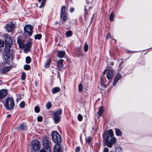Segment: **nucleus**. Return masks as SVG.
<instances>
[{"label":"nucleus","mask_w":152,"mask_h":152,"mask_svg":"<svg viewBox=\"0 0 152 152\" xmlns=\"http://www.w3.org/2000/svg\"><path fill=\"white\" fill-rule=\"evenodd\" d=\"M15 25L12 23H10L6 24V28L8 32H10L14 29Z\"/></svg>","instance_id":"obj_10"},{"label":"nucleus","mask_w":152,"mask_h":152,"mask_svg":"<svg viewBox=\"0 0 152 152\" xmlns=\"http://www.w3.org/2000/svg\"><path fill=\"white\" fill-rule=\"evenodd\" d=\"M42 37V35L40 34H37L35 36V38L36 39H40Z\"/></svg>","instance_id":"obj_31"},{"label":"nucleus","mask_w":152,"mask_h":152,"mask_svg":"<svg viewBox=\"0 0 152 152\" xmlns=\"http://www.w3.org/2000/svg\"><path fill=\"white\" fill-rule=\"evenodd\" d=\"M77 118L78 120L80 121H81L82 120L83 118L82 116L80 114L78 115Z\"/></svg>","instance_id":"obj_35"},{"label":"nucleus","mask_w":152,"mask_h":152,"mask_svg":"<svg viewBox=\"0 0 152 152\" xmlns=\"http://www.w3.org/2000/svg\"><path fill=\"white\" fill-rule=\"evenodd\" d=\"M34 110L35 112L38 113L39 112V109L37 106H36L35 107Z\"/></svg>","instance_id":"obj_37"},{"label":"nucleus","mask_w":152,"mask_h":152,"mask_svg":"<svg viewBox=\"0 0 152 152\" xmlns=\"http://www.w3.org/2000/svg\"><path fill=\"white\" fill-rule=\"evenodd\" d=\"M10 114L8 115L7 116V117H10Z\"/></svg>","instance_id":"obj_52"},{"label":"nucleus","mask_w":152,"mask_h":152,"mask_svg":"<svg viewBox=\"0 0 152 152\" xmlns=\"http://www.w3.org/2000/svg\"><path fill=\"white\" fill-rule=\"evenodd\" d=\"M61 18H63V20L64 21H66V19L67 18L66 16V14L62 16L61 17Z\"/></svg>","instance_id":"obj_38"},{"label":"nucleus","mask_w":152,"mask_h":152,"mask_svg":"<svg viewBox=\"0 0 152 152\" xmlns=\"http://www.w3.org/2000/svg\"><path fill=\"white\" fill-rule=\"evenodd\" d=\"M53 152H61L60 146L59 144H57L54 146Z\"/></svg>","instance_id":"obj_13"},{"label":"nucleus","mask_w":152,"mask_h":152,"mask_svg":"<svg viewBox=\"0 0 152 152\" xmlns=\"http://www.w3.org/2000/svg\"><path fill=\"white\" fill-rule=\"evenodd\" d=\"M14 105V100L12 97H9L6 98L4 106L7 110L12 109Z\"/></svg>","instance_id":"obj_4"},{"label":"nucleus","mask_w":152,"mask_h":152,"mask_svg":"<svg viewBox=\"0 0 152 152\" xmlns=\"http://www.w3.org/2000/svg\"><path fill=\"white\" fill-rule=\"evenodd\" d=\"M103 111L104 109L103 107L100 108L99 109L98 112V113L99 115V116L101 115L102 114V113L103 112Z\"/></svg>","instance_id":"obj_23"},{"label":"nucleus","mask_w":152,"mask_h":152,"mask_svg":"<svg viewBox=\"0 0 152 152\" xmlns=\"http://www.w3.org/2000/svg\"><path fill=\"white\" fill-rule=\"evenodd\" d=\"M113 133L112 129L106 130L103 134V143L104 146H107L111 148L113 144L116 142V139L113 137Z\"/></svg>","instance_id":"obj_2"},{"label":"nucleus","mask_w":152,"mask_h":152,"mask_svg":"<svg viewBox=\"0 0 152 152\" xmlns=\"http://www.w3.org/2000/svg\"><path fill=\"white\" fill-rule=\"evenodd\" d=\"M26 75V74L24 72H22L21 76V78L22 80H24L25 77Z\"/></svg>","instance_id":"obj_34"},{"label":"nucleus","mask_w":152,"mask_h":152,"mask_svg":"<svg viewBox=\"0 0 152 152\" xmlns=\"http://www.w3.org/2000/svg\"><path fill=\"white\" fill-rule=\"evenodd\" d=\"M17 42L20 48H24V51L25 53H26L29 51L31 46V42H28L25 45V42L24 40H22L18 39Z\"/></svg>","instance_id":"obj_3"},{"label":"nucleus","mask_w":152,"mask_h":152,"mask_svg":"<svg viewBox=\"0 0 152 152\" xmlns=\"http://www.w3.org/2000/svg\"><path fill=\"white\" fill-rule=\"evenodd\" d=\"M74 11V9L73 8H71L70 9V11L71 13L73 12Z\"/></svg>","instance_id":"obj_45"},{"label":"nucleus","mask_w":152,"mask_h":152,"mask_svg":"<svg viewBox=\"0 0 152 152\" xmlns=\"http://www.w3.org/2000/svg\"><path fill=\"white\" fill-rule=\"evenodd\" d=\"M66 7L64 6L62 7L61 10V16H63L64 15L66 14V13L65 12V10Z\"/></svg>","instance_id":"obj_20"},{"label":"nucleus","mask_w":152,"mask_h":152,"mask_svg":"<svg viewBox=\"0 0 152 152\" xmlns=\"http://www.w3.org/2000/svg\"><path fill=\"white\" fill-rule=\"evenodd\" d=\"M46 0H42V1L41 3V4L39 7V8H41L44 7L45 4V2Z\"/></svg>","instance_id":"obj_30"},{"label":"nucleus","mask_w":152,"mask_h":152,"mask_svg":"<svg viewBox=\"0 0 152 152\" xmlns=\"http://www.w3.org/2000/svg\"><path fill=\"white\" fill-rule=\"evenodd\" d=\"M114 13L112 12L111 13L109 19L110 21H113L114 19Z\"/></svg>","instance_id":"obj_29"},{"label":"nucleus","mask_w":152,"mask_h":152,"mask_svg":"<svg viewBox=\"0 0 152 152\" xmlns=\"http://www.w3.org/2000/svg\"><path fill=\"white\" fill-rule=\"evenodd\" d=\"M88 46L86 42L84 46V49L85 52H86L88 50Z\"/></svg>","instance_id":"obj_24"},{"label":"nucleus","mask_w":152,"mask_h":152,"mask_svg":"<svg viewBox=\"0 0 152 152\" xmlns=\"http://www.w3.org/2000/svg\"><path fill=\"white\" fill-rule=\"evenodd\" d=\"M24 29L28 35L31 36L32 33V27L30 25H26L24 27Z\"/></svg>","instance_id":"obj_9"},{"label":"nucleus","mask_w":152,"mask_h":152,"mask_svg":"<svg viewBox=\"0 0 152 152\" xmlns=\"http://www.w3.org/2000/svg\"><path fill=\"white\" fill-rule=\"evenodd\" d=\"M6 42L4 50L3 60L4 63L8 64L11 60V54L10 53L11 46V37L7 34H5L4 36Z\"/></svg>","instance_id":"obj_1"},{"label":"nucleus","mask_w":152,"mask_h":152,"mask_svg":"<svg viewBox=\"0 0 152 152\" xmlns=\"http://www.w3.org/2000/svg\"><path fill=\"white\" fill-rule=\"evenodd\" d=\"M50 62L51 59H48L47 60L46 62L45 63V68L48 67L49 66V65L50 64Z\"/></svg>","instance_id":"obj_22"},{"label":"nucleus","mask_w":152,"mask_h":152,"mask_svg":"<svg viewBox=\"0 0 152 152\" xmlns=\"http://www.w3.org/2000/svg\"><path fill=\"white\" fill-rule=\"evenodd\" d=\"M51 136L53 141L55 143L60 142L61 141V137L58 133L54 131L52 133Z\"/></svg>","instance_id":"obj_7"},{"label":"nucleus","mask_w":152,"mask_h":152,"mask_svg":"<svg viewBox=\"0 0 152 152\" xmlns=\"http://www.w3.org/2000/svg\"><path fill=\"white\" fill-rule=\"evenodd\" d=\"M65 55L64 51H61L58 52V56L60 58H63Z\"/></svg>","instance_id":"obj_15"},{"label":"nucleus","mask_w":152,"mask_h":152,"mask_svg":"<svg viewBox=\"0 0 152 152\" xmlns=\"http://www.w3.org/2000/svg\"><path fill=\"white\" fill-rule=\"evenodd\" d=\"M42 120V118L41 117L38 116L37 118V120L38 121L41 122Z\"/></svg>","instance_id":"obj_41"},{"label":"nucleus","mask_w":152,"mask_h":152,"mask_svg":"<svg viewBox=\"0 0 152 152\" xmlns=\"http://www.w3.org/2000/svg\"><path fill=\"white\" fill-rule=\"evenodd\" d=\"M83 90V86L82 84H80L79 86V91L81 92Z\"/></svg>","instance_id":"obj_36"},{"label":"nucleus","mask_w":152,"mask_h":152,"mask_svg":"<svg viewBox=\"0 0 152 152\" xmlns=\"http://www.w3.org/2000/svg\"><path fill=\"white\" fill-rule=\"evenodd\" d=\"M91 138L90 137H88L87 139L86 140V141L87 142H88V144H89L90 143L91 141Z\"/></svg>","instance_id":"obj_40"},{"label":"nucleus","mask_w":152,"mask_h":152,"mask_svg":"<svg viewBox=\"0 0 152 152\" xmlns=\"http://www.w3.org/2000/svg\"><path fill=\"white\" fill-rule=\"evenodd\" d=\"M63 61V60L60 59L57 62V64L59 68H62L63 67L62 64Z\"/></svg>","instance_id":"obj_19"},{"label":"nucleus","mask_w":152,"mask_h":152,"mask_svg":"<svg viewBox=\"0 0 152 152\" xmlns=\"http://www.w3.org/2000/svg\"><path fill=\"white\" fill-rule=\"evenodd\" d=\"M42 142L43 148L48 150L49 152H50L51 151V149L48 138L46 137H43L42 138Z\"/></svg>","instance_id":"obj_8"},{"label":"nucleus","mask_w":152,"mask_h":152,"mask_svg":"<svg viewBox=\"0 0 152 152\" xmlns=\"http://www.w3.org/2000/svg\"><path fill=\"white\" fill-rule=\"evenodd\" d=\"M110 33H108L107 34V36H106V38L107 39H108L110 38Z\"/></svg>","instance_id":"obj_43"},{"label":"nucleus","mask_w":152,"mask_h":152,"mask_svg":"<svg viewBox=\"0 0 152 152\" xmlns=\"http://www.w3.org/2000/svg\"><path fill=\"white\" fill-rule=\"evenodd\" d=\"M60 91V88L58 87L53 88L52 89V92L53 94H55L58 92Z\"/></svg>","instance_id":"obj_16"},{"label":"nucleus","mask_w":152,"mask_h":152,"mask_svg":"<svg viewBox=\"0 0 152 152\" xmlns=\"http://www.w3.org/2000/svg\"><path fill=\"white\" fill-rule=\"evenodd\" d=\"M107 77L108 80L111 79L113 77V72L112 70H109L107 74Z\"/></svg>","instance_id":"obj_11"},{"label":"nucleus","mask_w":152,"mask_h":152,"mask_svg":"<svg viewBox=\"0 0 152 152\" xmlns=\"http://www.w3.org/2000/svg\"><path fill=\"white\" fill-rule=\"evenodd\" d=\"M80 150V148L79 147H77L76 149V152H79Z\"/></svg>","instance_id":"obj_44"},{"label":"nucleus","mask_w":152,"mask_h":152,"mask_svg":"<svg viewBox=\"0 0 152 152\" xmlns=\"http://www.w3.org/2000/svg\"><path fill=\"white\" fill-rule=\"evenodd\" d=\"M66 36L67 37H70L72 35V32L71 31H69L66 32Z\"/></svg>","instance_id":"obj_26"},{"label":"nucleus","mask_w":152,"mask_h":152,"mask_svg":"<svg viewBox=\"0 0 152 152\" xmlns=\"http://www.w3.org/2000/svg\"><path fill=\"white\" fill-rule=\"evenodd\" d=\"M25 103L24 101H22L20 102L19 104V106L21 108H23L25 106Z\"/></svg>","instance_id":"obj_32"},{"label":"nucleus","mask_w":152,"mask_h":152,"mask_svg":"<svg viewBox=\"0 0 152 152\" xmlns=\"http://www.w3.org/2000/svg\"><path fill=\"white\" fill-rule=\"evenodd\" d=\"M123 64V62H121L119 64V67L120 68H121V67H122V66Z\"/></svg>","instance_id":"obj_46"},{"label":"nucleus","mask_w":152,"mask_h":152,"mask_svg":"<svg viewBox=\"0 0 152 152\" xmlns=\"http://www.w3.org/2000/svg\"><path fill=\"white\" fill-rule=\"evenodd\" d=\"M86 1L87 4L90 3L92 1V0H86Z\"/></svg>","instance_id":"obj_48"},{"label":"nucleus","mask_w":152,"mask_h":152,"mask_svg":"<svg viewBox=\"0 0 152 152\" xmlns=\"http://www.w3.org/2000/svg\"><path fill=\"white\" fill-rule=\"evenodd\" d=\"M123 149L120 146L117 147L116 148L115 152H123Z\"/></svg>","instance_id":"obj_25"},{"label":"nucleus","mask_w":152,"mask_h":152,"mask_svg":"<svg viewBox=\"0 0 152 152\" xmlns=\"http://www.w3.org/2000/svg\"><path fill=\"white\" fill-rule=\"evenodd\" d=\"M31 58L29 56H27L26 58V63L29 64L31 62Z\"/></svg>","instance_id":"obj_28"},{"label":"nucleus","mask_w":152,"mask_h":152,"mask_svg":"<svg viewBox=\"0 0 152 152\" xmlns=\"http://www.w3.org/2000/svg\"><path fill=\"white\" fill-rule=\"evenodd\" d=\"M17 129L24 130L26 129V127L24 123L22 124L21 126L17 128Z\"/></svg>","instance_id":"obj_18"},{"label":"nucleus","mask_w":152,"mask_h":152,"mask_svg":"<svg viewBox=\"0 0 152 152\" xmlns=\"http://www.w3.org/2000/svg\"><path fill=\"white\" fill-rule=\"evenodd\" d=\"M62 113V110L61 109L56 110L53 113V119L55 124L58 123L60 121L61 118L60 116L61 115Z\"/></svg>","instance_id":"obj_5"},{"label":"nucleus","mask_w":152,"mask_h":152,"mask_svg":"<svg viewBox=\"0 0 152 152\" xmlns=\"http://www.w3.org/2000/svg\"><path fill=\"white\" fill-rule=\"evenodd\" d=\"M46 108L49 110L51 107V104L50 102H48L46 104Z\"/></svg>","instance_id":"obj_27"},{"label":"nucleus","mask_w":152,"mask_h":152,"mask_svg":"<svg viewBox=\"0 0 152 152\" xmlns=\"http://www.w3.org/2000/svg\"><path fill=\"white\" fill-rule=\"evenodd\" d=\"M30 66L28 65H26L24 66V69L26 70H28L29 69H30Z\"/></svg>","instance_id":"obj_33"},{"label":"nucleus","mask_w":152,"mask_h":152,"mask_svg":"<svg viewBox=\"0 0 152 152\" xmlns=\"http://www.w3.org/2000/svg\"><path fill=\"white\" fill-rule=\"evenodd\" d=\"M4 44V43L3 41L0 40V47H3Z\"/></svg>","instance_id":"obj_39"},{"label":"nucleus","mask_w":152,"mask_h":152,"mask_svg":"<svg viewBox=\"0 0 152 152\" xmlns=\"http://www.w3.org/2000/svg\"><path fill=\"white\" fill-rule=\"evenodd\" d=\"M57 76H58V77L59 79H61V77H60V73H59V72H58V74H57Z\"/></svg>","instance_id":"obj_47"},{"label":"nucleus","mask_w":152,"mask_h":152,"mask_svg":"<svg viewBox=\"0 0 152 152\" xmlns=\"http://www.w3.org/2000/svg\"><path fill=\"white\" fill-rule=\"evenodd\" d=\"M31 149V151H38L40 149L39 142L37 140L32 141Z\"/></svg>","instance_id":"obj_6"},{"label":"nucleus","mask_w":152,"mask_h":152,"mask_svg":"<svg viewBox=\"0 0 152 152\" xmlns=\"http://www.w3.org/2000/svg\"><path fill=\"white\" fill-rule=\"evenodd\" d=\"M39 152H46V151L44 149H42Z\"/></svg>","instance_id":"obj_49"},{"label":"nucleus","mask_w":152,"mask_h":152,"mask_svg":"<svg viewBox=\"0 0 152 152\" xmlns=\"http://www.w3.org/2000/svg\"><path fill=\"white\" fill-rule=\"evenodd\" d=\"M7 94V92L4 90L0 91V99H1L5 97Z\"/></svg>","instance_id":"obj_14"},{"label":"nucleus","mask_w":152,"mask_h":152,"mask_svg":"<svg viewBox=\"0 0 152 152\" xmlns=\"http://www.w3.org/2000/svg\"><path fill=\"white\" fill-rule=\"evenodd\" d=\"M121 77V75L119 73H118L117 76L115 78L114 81L113 83V85L115 86L118 80Z\"/></svg>","instance_id":"obj_12"},{"label":"nucleus","mask_w":152,"mask_h":152,"mask_svg":"<svg viewBox=\"0 0 152 152\" xmlns=\"http://www.w3.org/2000/svg\"><path fill=\"white\" fill-rule=\"evenodd\" d=\"M11 68L10 66H7L3 68L2 69V72L3 73H5L10 70Z\"/></svg>","instance_id":"obj_17"},{"label":"nucleus","mask_w":152,"mask_h":152,"mask_svg":"<svg viewBox=\"0 0 152 152\" xmlns=\"http://www.w3.org/2000/svg\"><path fill=\"white\" fill-rule=\"evenodd\" d=\"M106 70H105L103 73V74L104 75L105 74Z\"/></svg>","instance_id":"obj_50"},{"label":"nucleus","mask_w":152,"mask_h":152,"mask_svg":"<svg viewBox=\"0 0 152 152\" xmlns=\"http://www.w3.org/2000/svg\"><path fill=\"white\" fill-rule=\"evenodd\" d=\"M115 134L117 136H121L122 134V133L121 131L119 129H115Z\"/></svg>","instance_id":"obj_21"},{"label":"nucleus","mask_w":152,"mask_h":152,"mask_svg":"<svg viewBox=\"0 0 152 152\" xmlns=\"http://www.w3.org/2000/svg\"><path fill=\"white\" fill-rule=\"evenodd\" d=\"M39 2H40L41 0H38Z\"/></svg>","instance_id":"obj_54"},{"label":"nucleus","mask_w":152,"mask_h":152,"mask_svg":"<svg viewBox=\"0 0 152 152\" xmlns=\"http://www.w3.org/2000/svg\"><path fill=\"white\" fill-rule=\"evenodd\" d=\"M85 13H86V6H85Z\"/></svg>","instance_id":"obj_51"},{"label":"nucleus","mask_w":152,"mask_h":152,"mask_svg":"<svg viewBox=\"0 0 152 152\" xmlns=\"http://www.w3.org/2000/svg\"><path fill=\"white\" fill-rule=\"evenodd\" d=\"M103 152H109V150L108 148H105L104 149Z\"/></svg>","instance_id":"obj_42"},{"label":"nucleus","mask_w":152,"mask_h":152,"mask_svg":"<svg viewBox=\"0 0 152 152\" xmlns=\"http://www.w3.org/2000/svg\"><path fill=\"white\" fill-rule=\"evenodd\" d=\"M111 63V64L112 66H113V62H111V63Z\"/></svg>","instance_id":"obj_53"}]
</instances>
